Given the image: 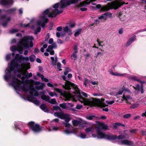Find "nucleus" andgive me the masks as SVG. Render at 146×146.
<instances>
[{
  "label": "nucleus",
  "instance_id": "1",
  "mask_svg": "<svg viewBox=\"0 0 146 146\" xmlns=\"http://www.w3.org/2000/svg\"><path fill=\"white\" fill-rule=\"evenodd\" d=\"M29 60L28 57H24L21 55L16 54L5 71L6 74L4 78L7 81H11L10 85L16 90H20L21 89L24 92L29 90L30 94L35 96L44 94V92L38 94L34 89L33 85H36V88L37 90H42L45 86L44 84L28 79L32 76L31 73H26L27 70L30 68L29 63L19 64V63L24 61H27Z\"/></svg>",
  "mask_w": 146,
  "mask_h": 146
},
{
  "label": "nucleus",
  "instance_id": "2",
  "mask_svg": "<svg viewBox=\"0 0 146 146\" xmlns=\"http://www.w3.org/2000/svg\"><path fill=\"white\" fill-rule=\"evenodd\" d=\"M63 88L67 90L70 89V87L72 88L73 91H70V92H63L61 90L57 88L56 91L63 95L65 99V101L72 100L74 101L77 102L78 100L84 104V105H88L91 107L96 106L100 107H105L106 106V104L103 102L104 99H101V101L99 99H96L93 98H86L88 97L86 93L83 92L80 93L79 89L77 85L72 83L69 81H66L65 85L63 86Z\"/></svg>",
  "mask_w": 146,
  "mask_h": 146
},
{
  "label": "nucleus",
  "instance_id": "3",
  "mask_svg": "<svg viewBox=\"0 0 146 146\" xmlns=\"http://www.w3.org/2000/svg\"><path fill=\"white\" fill-rule=\"evenodd\" d=\"M33 39V38L32 36H25L19 42L17 46H12L11 47V50L12 52L17 50L20 53H22L23 50L33 46L32 41Z\"/></svg>",
  "mask_w": 146,
  "mask_h": 146
},
{
  "label": "nucleus",
  "instance_id": "4",
  "mask_svg": "<svg viewBox=\"0 0 146 146\" xmlns=\"http://www.w3.org/2000/svg\"><path fill=\"white\" fill-rule=\"evenodd\" d=\"M100 129H108V127L107 125L103 123H98V127L96 128V129L97 132L98 139L105 138L109 140H113L116 138L117 136L116 135H106L104 133L100 131Z\"/></svg>",
  "mask_w": 146,
  "mask_h": 146
},
{
  "label": "nucleus",
  "instance_id": "5",
  "mask_svg": "<svg viewBox=\"0 0 146 146\" xmlns=\"http://www.w3.org/2000/svg\"><path fill=\"white\" fill-rule=\"evenodd\" d=\"M124 3V2H122L121 1L115 0L108 3L106 5L102 7L101 5L98 4L96 5V7L98 9L101 8V10L102 11H106L111 9H117L120 7Z\"/></svg>",
  "mask_w": 146,
  "mask_h": 146
},
{
  "label": "nucleus",
  "instance_id": "6",
  "mask_svg": "<svg viewBox=\"0 0 146 146\" xmlns=\"http://www.w3.org/2000/svg\"><path fill=\"white\" fill-rule=\"evenodd\" d=\"M54 115L62 119H65L66 122L64 124L66 127L70 128L71 127V125L68 123L70 120V116L68 114H65L62 112H56L54 113Z\"/></svg>",
  "mask_w": 146,
  "mask_h": 146
},
{
  "label": "nucleus",
  "instance_id": "7",
  "mask_svg": "<svg viewBox=\"0 0 146 146\" xmlns=\"http://www.w3.org/2000/svg\"><path fill=\"white\" fill-rule=\"evenodd\" d=\"M29 127L31 128L35 132H38L41 130L39 125L33 122H30L28 123Z\"/></svg>",
  "mask_w": 146,
  "mask_h": 146
},
{
  "label": "nucleus",
  "instance_id": "8",
  "mask_svg": "<svg viewBox=\"0 0 146 146\" xmlns=\"http://www.w3.org/2000/svg\"><path fill=\"white\" fill-rule=\"evenodd\" d=\"M112 14L109 13H107L102 15L101 16L99 17L98 20L101 21H103L107 19L108 17H111Z\"/></svg>",
  "mask_w": 146,
  "mask_h": 146
},
{
  "label": "nucleus",
  "instance_id": "9",
  "mask_svg": "<svg viewBox=\"0 0 146 146\" xmlns=\"http://www.w3.org/2000/svg\"><path fill=\"white\" fill-rule=\"evenodd\" d=\"M121 100L122 101L125 100V102L127 104H130L131 102L133 101V100L131 96L129 95H126L125 94L123 95Z\"/></svg>",
  "mask_w": 146,
  "mask_h": 146
},
{
  "label": "nucleus",
  "instance_id": "10",
  "mask_svg": "<svg viewBox=\"0 0 146 146\" xmlns=\"http://www.w3.org/2000/svg\"><path fill=\"white\" fill-rule=\"evenodd\" d=\"M27 98L28 100L38 105L39 104V102L37 100V99L34 98L32 96H28Z\"/></svg>",
  "mask_w": 146,
  "mask_h": 146
},
{
  "label": "nucleus",
  "instance_id": "11",
  "mask_svg": "<svg viewBox=\"0 0 146 146\" xmlns=\"http://www.w3.org/2000/svg\"><path fill=\"white\" fill-rule=\"evenodd\" d=\"M13 3V0H0V4L2 5L12 4Z\"/></svg>",
  "mask_w": 146,
  "mask_h": 146
},
{
  "label": "nucleus",
  "instance_id": "12",
  "mask_svg": "<svg viewBox=\"0 0 146 146\" xmlns=\"http://www.w3.org/2000/svg\"><path fill=\"white\" fill-rule=\"evenodd\" d=\"M86 133H92L94 132L95 129L92 127H90L86 128L85 130Z\"/></svg>",
  "mask_w": 146,
  "mask_h": 146
},
{
  "label": "nucleus",
  "instance_id": "13",
  "mask_svg": "<svg viewBox=\"0 0 146 146\" xmlns=\"http://www.w3.org/2000/svg\"><path fill=\"white\" fill-rule=\"evenodd\" d=\"M78 51L77 50V48L76 47L74 48V51L72 55L71 56V58L72 59L74 60H76L77 59V56L76 53L78 52Z\"/></svg>",
  "mask_w": 146,
  "mask_h": 146
},
{
  "label": "nucleus",
  "instance_id": "14",
  "mask_svg": "<svg viewBox=\"0 0 146 146\" xmlns=\"http://www.w3.org/2000/svg\"><path fill=\"white\" fill-rule=\"evenodd\" d=\"M96 0H87L81 3L80 5L81 6H86L89 4L91 2L96 1Z\"/></svg>",
  "mask_w": 146,
  "mask_h": 146
},
{
  "label": "nucleus",
  "instance_id": "15",
  "mask_svg": "<svg viewBox=\"0 0 146 146\" xmlns=\"http://www.w3.org/2000/svg\"><path fill=\"white\" fill-rule=\"evenodd\" d=\"M63 30L65 32L67 33L69 35L72 34L71 30L67 26L64 27Z\"/></svg>",
  "mask_w": 146,
  "mask_h": 146
},
{
  "label": "nucleus",
  "instance_id": "16",
  "mask_svg": "<svg viewBox=\"0 0 146 146\" xmlns=\"http://www.w3.org/2000/svg\"><path fill=\"white\" fill-rule=\"evenodd\" d=\"M119 143L122 145H132L133 143L131 141H129L127 140H125L121 141Z\"/></svg>",
  "mask_w": 146,
  "mask_h": 146
},
{
  "label": "nucleus",
  "instance_id": "17",
  "mask_svg": "<svg viewBox=\"0 0 146 146\" xmlns=\"http://www.w3.org/2000/svg\"><path fill=\"white\" fill-rule=\"evenodd\" d=\"M130 78L133 81H137L138 82L141 83V84H143L145 83L144 82L140 80L139 79L137 78V77L136 76H131L130 77Z\"/></svg>",
  "mask_w": 146,
  "mask_h": 146
},
{
  "label": "nucleus",
  "instance_id": "18",
  "mask_svg": "<svg viewBox=\"0 0 146 146\" xmlns=\"http://www.w3.org/2000/svg\"><path fill=\"white\" fill-rule=\"evenodd\" d=\"M53 47L52 46L50 45L48 46V48L46 49V51L47 52H50V55H52L54 54V52L53 50H52Z\"/></svg>",
  "mask_w": 146,
  "mask_h": 146
},
{
  "label": "nucleus",
  "instance_id": "19",
  "mask_svg": "<svg viewBox=\"0 0 146 146\" xmlns=\"http://www.w3.org/2000/svg\"><path fill=\"white\" fill-rule=\"evenodd\" d=\"M64 132L65 134L67 135H68L71 133H76V131H75V129H73L72 131L68 129H67L64 130Z\"/></svg>",
  "mask_w": 146,
  "mask_h": 146
},
{
  "label": "nucleus",
  "instance_id": "20",
  "mask_svg": "<svg viewBox=\"0 0 146 146\" xmlns=\"http://www.w3.org/2000/svg\"><path fill=\"white\" fill-rule=\"evenodd\" d=\"M33 20H32L30 23L27 24L26 25H23L22 24H20L19 25V26L20 27H30V26L31 25H33Z\"/></svg>",
  "mask_w": 146,
  "mask_h": 146
},
{
  "label": "nucleus",
  "instance_id": "21",
  "mask_svg": "<svg viewBox=\"0 0 146 146\" xmlns=\"http://www.w3.org/2000/svg\"><path fill=\"white\" fill-rule=\"evenodd\" d=\"M133 87L134 88L137 90H139L140 89L141 90V93H143V85H141V86L140 87L139 86V85L137 84L136 86V87H135L134 86H133Z\"/></svg>",
  "mask_w": 146,
  "mask_h": 146
},
{
  "label": "nucleus",
  "instance_id": "22",
  "mask_svg": "<svg viewBox=\"0 0 146 146\" xmlns=\"http://www.w3.org/2000/svg\"><path fill=\"white\" fill-rule=\"evenodd\" d=\"M52 60V63L53 65H55L56 64V62H57L58 59L57 56H55V59L54 57H51L50 58Z\"/></svg>",
  "mask_w": 146,
  "mask_h": 146
},
{
  "label": "nucleus",
  "instance_id": "23",
  "mask_svg": "<svg viewBox=\"0 0 146 146\" xmlns=\"http://www.w3.org/2000/svg\"><path fill=\"white\" fill-rule=\"evenodd\" d=\"M41 98L43 100L48 102L50 100V98L48 96L43 95L41 96Z\"/></svg>",
  "mask_w": 146,
  "mask_h": 146
},
{
  "label": "nucleus",
  "instance_id": "24",
  "mask_svg": "<svg viewBox=\"0 0 146 146\" xmlns=\"http://www.w3.org/2000/svg\"><path fill=\"white\" fill-rule=\"evenodd\" d=\"M40 108L44 112H47L48 111V108L44 104H42L40 106Z\"/></svg>",
  "mask_w": 146,
  "mask_h": 146
},
{
  "label": "nucleus",
  "instance_id": "25",
  "mask_svg": "<svg viewBox=\"0 0 146 146\" xmlns=\"http://www.w3.org/2000/svg\"><path fill=\"white\" fill-rule=\"evenodd\" d=\"M37 74L38 76H40L41 77V79L42 80V81H44V82H48V79L46 78H44V77L43 75L39 73H38Z\"/></svg>",
  "mask_w": 146,
  "mask_h": 146
},
{
  "label": "nucleus",
  "instance_id": "26",
  "mask_svg": "<svg viewBox=\"0 0 146 146\" xmlns=\"http://www.w3.org/2000/svg\"><path fill=\"white\" fill-rule=\"evenodd\" d=\"M115 102V100H113L111 101L107 100L106 102V103L107 104L106 106H107L108 105H111L114 103Z\"/></svg>",
  "mask_w": 146,
  "mask_h": 146
},
{
  "label": "nucleus",
  "instance_id": "27",
  "mask_svg": "<svg viewBox=\"0 0 146 146\" xmlns=\"http://www.w3.org/2000/svg\"><path fill=\"white\" fill-rule=\"evenodd\" d=\"M124 90V87H123V88L119 89V90L117 92L116 94H115V95L117 96L118 95H121L123 92Z\"/></svg>",
  "mask_w": 146,
  "mask_h": 146
},
{
  "label": "nucleus",
  "instance_id": "28",
  "mask_svg": "<svg viewBox=\"0 0 146 146\" xmlns=\"http://www.w3.org/2000/svg\"><path fill=\"white\" fill-rule=\"evenodd\" d=\"M125 74H121L117 72H114L113 76H123L125 75Z\"/></svg>",
  "mask_w": 146,
  "mask_h": 146
},
{
  "label": "nucleus",
  "instance_id": "29",
  "mask_svg": "<svg viewBox=\"0 0 146 146\" xmlns=\"http://www.w3.org/2000/svg\"><path fill=\"white\" fill-rule=\"evenodd\" d=\"M48 102L50 104H56L57 103L56 99L54 98L50 100H49Z\"/></svg>",
  "mask_w": 146,
  "mask_h": 146
},
{
  "label": "nucleus",
  "instance_id": "30",
  "mask_svg": "<svg viewBox=\"0 0 146 146\" xmlns=\"http://www.w3.org/2000/svg\"><path fill=\"white\" fill-rule=\"evenodd\" d=\"M90 83V81L86 78H84V84L86 86V87H88V86L87 85V83Z\"/></svg>",
  "mask_w": 146,
  "mask_h": 146
},
{
  "label": "nucleus",
  "instance_id": "31",
  "mask_svg": "<svg viewBox=\"0 0 146 146\" xmlns=\"http://www.w3.org/2000/svg\"><path fill=\"white\" fill-rule=\"evenodd\" d=\"M79 137L80 138L82 139H85L88 137L84 133H80L79 135Z\"/></svg>",
  "mask_w": 146,
  "mask_h": 146
},
{
  "label": "nucleus",
  "instance_id": "32",
  "mask_svg": "<svg viewBox=\"0 0 146 146\" xmlns=\"http://www.w3.org/2000/svg\"><path fill=\"white\" fill-rule=\"evenodd\" d=\"M81 29H79L77 30L74 34V36L76 37L78 36L80 33L81 31Z\"/></svg>",
  "mask_w": 146,
  "mask_h": 146
},
{
  "label": "nucleus",
  "instance_id": "33",
  "mask_svg": "<svg viewBox=\"0 0 146 146\" xmlns=\"http://www.w3.org/2000/svg\"><path fill=\"white\" fill-rule=\"evenodd\" d=\"M72 123L74 125L77 126L79 123V121L77 120H73L72 121Z\"/></svg>",
  "mask_w": 146,
  "mask_h": 146
},
{
  "label": "nucleus",
  "instance_id": "34",
  "mask_svg": "<svg viewBox=\"0 0 146 146\" xmlns=\"http://www.w3.org/2000/svg\"><path fill=\"white\" fill-rule=\"evenodd\" d=\"M47 91L48 92V94L51 97H52L54 96H57L56 94L54 92H49L48 90H47Z\"/></svg>",
  "mask_w": 146,
  "mask_h": 146
},
{
  "label": "nucleus",
  "instance_id": "35",
  "mask_svg": "<svg viewBox=\"0 0 146 146\" xmlns=\"http://www.w3.org/2000/svg\"><path fill=\"white\" fill-rule=\"evenodd\" d=\"M59 106L62 108L66 109L67 108V106L65 103H63L60 104Z\"/></svg>",
  "mask_w": 146,
  "mask_h": 146
},
{
  "label": "nucleus",
  "instance_id": "36",
  "mask_svg": "<svg viewBox=\"0 0 146 146\" xmlns=\"http://www.w3.org/2000/svg\"><path fill=\"white\" fill-rule=\"evenodd\" d=\"M29 60L31 62H33L35 60V55H33L30 56L29 57Z\"/></svg>",
  "mask_w": 146,
  "mask_h": 146
},
{
  "label": "nucleus",
  "instance_id": "37",
  "mask_svg": "<svg viewBox=\"0 0 146 146\" xmlns=\"http://www.w3.org/2000/svg\"><path fill=\"white\" fill-rule=\"evenodd\" d=\"M119 17L120 20L121 21L124 20L125 18V17L124 15L121 14H119Z\"/></svg>",
  "mask_w": 146,
  "mask_h": 146
},
{
  "label": "nucleus",
  "instance_id": "38",
  "mask_svg": "<svg viewBox=\"0 0 146 146\" xmlns=\"http://www.w3.org/2000/svg\"><path fill=\"white\" fill-rule=\"evenodd\" d=\"M47 46V45L46 44H44L43 46V47L41 48L40 50L41 51L43 52H44V49L46 48Z\"/></svg>",
  "mask_w": 146,
  "mask_h": 146
},
{
  "label": "nucleus",
  "instance_id": "39",
  "mask_svg": "<svg viewBox=\"0 0 146 146\" xmlns=\"http://www.w3.org/2000/svg\"><path fill=\"white\" fill-rule=\"evenodd\" d=\"M53 108L54 109L55 111H57L58 110H59L60 111L61 110V109L60 108L57 106H53Z\"/></svg>",
  "mask_w": 146,
  "mask_h": 146
},
{
  "label": "nucleus",
  "instance_id": "40",
  "mask_svg": "<svg viewBox=\"0 0 146 146\" xmlns=\"http://www.w3.org/2000/svg\"><path fill=\"white\" fill-rule=\"evenodd\" d=\"M59 128L56 126H53L51 128V130L53 131H56L58 130Z\"/></svg>",
  "mask_w": 146,
  "mask_h": 146
},
{
  "label": "nucleus",
  "instance_id": "41",
  "mask_svg": "<svg viewBox=\"0 0 146 146\" xmlns=\"http://www.w3.org/2000/svg\"><path fill=\"white\" fill-rule=\"evenodd\" d=\"M83 108V105L81 104H78L76 107V108L78 110H80Z\"/></svg>",
  "mask_w": 146,
  "mask_h": 146
},
{
  "label": "nucleus",
  "instance_id": "42",
  "mask_svg": "<svg viewBox=\"0 0 146 146\" xmlns=\"http://www.w3.org/2000/svg\"><path fill=\"white\" fill-rule=\"evenodd\" d=\"M11 55L10 54H7L6 56V59L7 60H9L10 58Z\"/></svg>",
  "mask_w": 146,
  "mask_h": 146
},
{
  "label": "nucleus",
  "instance_id": "43",
  "mask_svg": "<svg viewBox=\"0 0 146 146\" xmlns=\"http://www.w3.org/2000/svg\"><path fill=\"white\" fill-rule=\"evenodd\" d=\"M94 116L89 115L86 116V118L89 120H92L93 119Z\"/></svg>",
  "mask_w": 146,
  "mask_h": 146
},
{
  "label": "nucleus",
  "instance_id": "44",
  "mask_svg": "<svg viewBox=\"0 0 146 146\" xmlns=\"http://www.w3.org/2000/svg\"><path fill=\"white\" fill-rule=\"evenodd\" d=\"M123 92H124V93L125 94L126 92H127L128 93H130V90L129 89L127 88L125 89L124 87Z\"/></svg>",
  "mask_w": 146,
  "mask_h": 146
},
{
  "label": "nucleus",
  "instance_id": "45",
  "mask_svg": "<svg viewBox=\"0 0 146 146\" xmlns=\"http://www.w3.org/2000/svg\"><path fill=\"white\" fill-rule=\"evenodd\" d=\"M122 125L120 123H115V124L114 125V127H117L118 126H121Z\"/></svg>",
  "mask_w": 146,
  "mask_h": 146
},
{
  "label": "nucleus",
  "instance_id": "46",
  "mask_svg": "<svg viewBox=\"0 0 146 146\" xmlns=\"http://www.w3.org/2000/svg\"><path fill=\"white\" fill-rule=\"evenodd\" d=\"M136 36H134L131 38H130L129 40L132 42H133L135 39Z\"/></svg>",
  "mask_w": 146,
  "mask_h": 146
},
{
  "label": "nucleus",
  "instance_id": "47",
  "mask_svg": "<svg viewBox=\"0 0 146 146\" xmlns=\"http://www.w3.org/2000/svg\"><path fill=\"white\" fill-rule=\"evenodd\" d=\"M139 105L138 104H135L132 105L131 106V108H135L138 106Z\"/></svg>",
  "mask_w": 146,
  "mask_h": 146
},
{
  "label": "nucleus",
  "instance_id": "48",
  "mask_svg": "<svg viewBox=\"0 0 146 146\" xmlns=\"http://www.w3.org/2000/svg\"><path fill=\"white\" fill-rule=\"evenodd\" d=\"M131 115L130 114H127L123 115V117L125 118H128Z\"/></svg>",
  "mask_w": 146,
  "mask_h": 146
},
{
  "label": "nucleus",
  "instance_id": "49",
  "mask_svg": "<svg viewBox=\"0 0 146 146\" xmlns=\"http://www.w3.org/2000/svg\"><path fill=\"white\" fill-rule=\"evenodd\" d=\"M50 37V35L49 33H47L45 38V41H47Z\"/></svg>",
  "mask_w": 146,
  "mask_h": 146
},
{
  "label": "nucleus",
  "instance_id": "50",
  "mask_svg": "<svg viewBox=\"0 0 146 146\" xmlns=\"http://www.w3.org/2000/svg\"><path fill=\"white\" fill-rule=\"evenodd\" d=\"M132 42L129 40L126 44V46H129Z\"/></svg>",
  "mask_w": 146,
  "mask_h": 146
},
{
  "label": "nucleus",
  "instance_id": "51",
  "mask_svg": "<svg viewBox=\"0 0 146 146\" xmlns=\"http://www.w3.org/2000/svg\"><path fill=\"white\" fill-rule=\"evenodd\" d=\"M2 18L3 19H5L6 21L7 22L9 21L10 20V19L8 17V18H6V17H5V16H3V17Z\"/></svg>",
  "mask_w": 146,
  "mask_h": 146
},
{
  "label": "nucleus",
  "instance_id": "52",
  "mask_svg": "<svg viewBox=\"0 0 146 146\" xmlns=\"http://www.w3.org/2000/svg\"><path fill=\"white\" fill-rule=\"evenodd\" d=\"M18 30L16 29H13L10 31V32L11 33H14L17 32Z\"/></svg>",
  "mask_w": 146,
  "mask_h": 146
},
{
  "label": "nucleus",
  "instance_id": "53",
  "mask_svg": "<svg viewBox=\"0 0 146 146\" xmlns=\"http://www.w3.org/2000/svg\"><path fill=\"white\" fill-rule=\"evenodd\" d=\"M90 83L93 85H98V82H96V81H93V82H90Z\"/></svg>",
  "mask_w": 146,
  "mask_h": 146
},
{
  "label": "nucleus",
  "instance_id": "54",
  "mask_svg": "<svg viewBox=\"0 0 146 146\" xmlns=\"http://www.w3.org/2000/svg\"><path fill=\"white\" fill-rule=\"evenodd\" d=\"M56 36L57 37H60L61 36H62V33H60L59 32H57L56 33Z\"/></svg>",
  "mask_w": 146,
  "mask_h": 146
},
{
  "label": "nucleus",
  "instance_id": "55",
  "mask_svg": "<svg viewBox=\"0 0 146 146\" xmlns=\"http://www.w3.org/2000/svg\"><path fill=\"white\" fill-rule=\"evenodd\" d=\"M47 85L49 87H54V86L51 83H48L47 84Z\"/></svg>",
  "mask_w": 146,
  "mask_h": 146
},
{
  "label": "nucleus",
  "instance_id": "56",
  "mask_svg": "<svg viewBox=\"0 0 146 146\" xmlns=\"http://www.w3.org/2000/svg\"><path fill=\"white\" fill-rule=\"evenodd\" d=\"M57 42L58 44H62L63 43V41L60 39H58L57 40Z\"/></svg>",
  "mask_w": 146,
  "mask_h": 146
},
{
  "label": "nucleus",
  "instance_id": "57",
  "mask_svg": "<svg viewBox=\"0 0 146 146\" xmlns=\"http://www.w3.org/2000/svg\"><path fill=\"white\" fill-rule=\"evenodd\" d=\"M53 39L52 38H51L49 40L48 43L49 44H52L53 43Z\"/></svg>",
  "mask_w": 146,
  "mask_h": 146
},
{
  "label": "nucleus",
  "instance_id": "58",
  "mask_svg": "<svg viewBox=\"0 0 146 146\" xmlns=\"http://www.w3.org/2000/svg\"><path fill=\"white\" fill-rule=\"evenodd\" d=\"M80 10L82 11H84L87 10V9L85 7H81L80 8Z\"/></svg>",
  "mask_w": 146,
  "mask_h": 146
},
{
  "label": "nucleus",
  "instance_id": "59",
  "mask_svg": "<svg viewBox=\"0 0 146 146\" xmlns=\"http://www.w3.org/2000/svg\"><path fill=\"white\" fill-rule=\"evenodd\" d=\"M57 67L58 69H59L61 67V64L59 63H57Z\"/></svg>",
  "mask_w": 146,
  "mask_h": 146
},
{
  "label": "nucleus",
  "instance_id": "60",
  "mask_svg": "<svg viewBox=\"0 0 146 146\" xmlns=\"http://www.w3.org/2000/svg\"><path fill=\"white\" fill-rule=\"evenodd\" d=\"M106 106L105 107H102L103 108L102 110L104 111L107 112L108 111V109L107 108H105Z\"/></svg>",
  "mask_w": 146,
  "mask_h": 146
},
{
  "label": "nucleus",
  "instance_id": "61",
  "mask_svg": "<svg viewBox=\"0 0 146 146\" xmlns=\"http://www.w3.org/2000/svg\"><path fill=\"white\" fill-rule=\"evenodd\" d=\"M118 32L120 34H122L123 33V30L122 29H120L119 31Z\"/></svg>",
  "mask_w": 146,
  "mask_h": 146
},
{
  "label": "nucleus",
  "instance_id": "62",
  "mask_svg": "<svg viewBox=\"0 0 146 146\" xmlns=\"http://www.w3.org/2000/svg\"><path fill=\"white\" fill-rule=\"evenodd\" d=\"M16 42V40L15 39H13L11 40V43H14Z\"/></svg>",
  "mask_w": 146,
  "mask_h": 146
},
{
  "label": "nucleus",
  "instance_id": "63",
  "mask_svg": "<svg viewBox=\"0 0 146 146\" xmlns=\"http://www.w3.org/2000/svg\"><path fill=\"white\" fill-rule=\"evenodd\" d=\"M75 24L74 23H72L70 25V27L71 28H73L75 26Z\"/></svg>",
  "mask_w": 146,
  "mask_h": 146
},
{
  "label": "nucleus",
  "instance_id": "64",
  "mask_svg": "<svg viewBox=\"0 0 146 146\" xmlns=\"http://www.w3.org/2000/svg\"><path fill=\"white\" fill-rule=\"evenodd\" d=\"M100 118L102 119H106V117L105 116H102L100 117Z\"/></svg>",
  "mask_w": 146,
  "mask_h": 146
}]
</instances>
